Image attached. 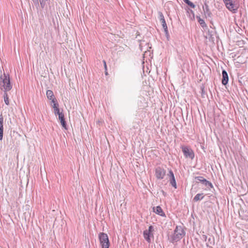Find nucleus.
<instances>
[{"label":"nucleus","instance_id":"1","mask_svg":"<svg viewBox=\"0 0 248 248\" xmlns=\"http://www.w3.org/2000/svg\"><path fill=\"white\" fill-rule=\"evenodd\" d=\"M12 88V85L10 82V76L8 74L4 73L0 77V89L4 90V92L10 91Z\"/></svg>","mask_w":248,"mask_h":248},{"label":"nucleus","instance_id":"2","mask_svg":"<svg viewBox=\"0 0 248 248\" xmlns=\"http://www.w3.org/2000/svg\"><path fill=\"white\" fill-rule=\"evenodd\" d=\"M185 235V232L181 226H177L174 231L173 233L170 237V241L175 243L181 239Z\"/></svg>","mask_w":248,"mask_h":248},{"label":"nucleus","instance_id":"3","mask_svg":"<svg viewBox=\"0 0 248 248\" xmlns=\"http://www.w3.org/2000/svg\"><path fill=\"white\" fill-rule=\"evenodd\" d=\"M98 237L102 248H109L110 244L107 234L100 232Z\"/></svg>","mask_w":248,"mask_h":248},{"label":"nucleus","instance_id":"4","mask_svg":"<svg viewBox=\"0 0 248 248\" xmlns=\"http://www.w3.org/2000/svg\"><path fill=\"white\" fill-rule=\"evenodd\" d=\"M182 151L184 156L186 158H190L193 160L195 157V154L193 150L188 146H181Z\"/></svg>","mask_w":248,"mask_h":248},{"label":"nucleus","instance_id":"5","mask_svg":"<svg viewBox=\"0 0 248 248\" xmlns=\"http://www.w3.org/2000/svg\"><path fill=\"white\" fill-rule=\"evenodd\" d=\"M226 8L233 13H236L238 6L235 3L234 0H223Z\"/></svg>","mask_w":248,"mask_h":248},{"label":"nucleus","instance_id":"6","mask_svg":"<svg viewBox=\"0 0 248 248\" xmlns=\"http://www.w3.org/2000/svg\"><path fill=\"white\" fill-rule=\"evenodd\" d=\"M158 15H159V18L163 28L164 29V31L165 33V35L167 37V39H168L169 37V33L167 25L164 16L162 13L161 12H159Z\"/></svg>","mask_w":248,"mask_h":248},{"label":"nucleus","instance_id":"7","mask_svg":"<svg viewBox=\"0 0 248 248\" xmlns=\"http://www.w3.org/2000/svg\"><path fill=\"white\" fill-rule=\"evenodd\" d=\"M153 231L154 227L152 226H150L148 230L143 231L144 238L149 243L151 242V237H153V234L152 233Z\"/></svg>","mask_w":248,"mask_h":248},{"label":"nucleus","instance_id":"8","mask_svg":"<svg viewBox=\"0 0 248 248\" xmlns=\"http://www.w3.org/2000/svg\"><path fill=\"white\" fill-rule=\"evenodd\" d=\"M166 174V170L160 167H157L155 170V176L157 179H162Z\"/></svg>","mask_w":248,"mask_h":248},{"label":"nucleus","instance_id":"9","mask_svg":"<svg viewBox=\"0 0 248 248\" xmlns=\"http://www.w3.org/2000/svg\"><path fill=\"white\" fill-rule=\"evenodd\" d=\"M195 179L207 186L208 188L213 187L212 184L202 176H196L195 177Z\"/></svg>","mask_w":248,"mask_h":248},{"label":"nucleus","instance_id":"10","mask_svg":"<svg viewBox=\"0 0 248 248\" xmlns=\"http://www.w3.org/2000/svg\"><path fill=\"white\" fill-rule=\"evenodd\" d=\"M202 9L205 16L206 18L209 17L211 18L212 16V14L210 11L209 6L206 3V2L204 3V5L202 6Z\"/></svg>","mask_w":248,"mask_h":248},{"label":"nucleus","instance_id":"11","mask_svg":"<svg viewBox=\"0 0 248 248\" xmlns=\"http://www.w3.org/2000/svg\"><path fill=\"white\" fill-rule=\"evenodd\" d=\"M59 116V119L60 121L62 126L65 129H67L66 122L65 120L64 115L62 112H61L59 114H57Z\"/></svg>","mask_w":248,"mask_h":248},{"label":"nucleus","instance_id":"12","mask_svg":"<svg viewBox=\"0 0 248 248\" xmlns=\"http://www.w3.org/2000/svg\"><path fill=\"white\" fill-rule=\"evenodd\" d=\"M222 84L224 85H226L228 84L229 81V77L227 72L225 70H223L222 72Z\"/></svg>","mask_w":248,"mask_h":248},{"label":"nucleus","instance_id":"13","mask_svg":"<svg viewBox=\"0 0 248 248\" xmlns=\"http://www.w3.org/2000/svg\"><path fill=\"white\" fill-rule=\"evenodd\" d=\"M153 210H154V212L155 213H156V214H158L162 217L165 216V214L164 213L162 209L159 206H157L156 207H154Z\"/></svg>","mask_w":248,"mask_h":248},{"label":"nucleus","instance_id":"14","mask_svg":"<svg viewBox=\"0 0 248 248\" xmlns=\"http://www.w3.org/2000/svg\"><path fill=\"white\" fill-rule=\"evenodd\" d=\"M3 118L2 116L0 117V140H1L3 138Z\"/></svg>","mask_w":248,"mask_h":248},{"label":"nucleus","instance_id":"15","mask_svg":"<svg viewBox=\"0 0 248 248\" xmlns=\"http://www.w3.org/2000/svg\"><path fill=\"white\" fill-rule=\"evenodd\" d=\"M32 1L34 3V4L39 5L38 0H32ZM47 1V0H39L42 8L44 9L45 8L46 6V2Z\"/></svg>","mask_w":248,"mask_h":248},{"label":"nucleus","instance_id":"16","mask_svg":"<svg viewBox=\"0 0 248 248\" xmlns=\"http://www.w3.org/2000/svg\"><path fill=\"white\" fill-rule=\"evenodd\" d=\"M53 108H54V113L55 115L57 114H59L61 112L60 111V109L59 108V104H53L52 105Z\"/></svg>","mask_w":248,"mask_h":248},{"label":"nucleus","instance_id":"17","mask_svg":"<svg viewBox=\"0 0 248 248\" xmlns=\"http://www.w3.org/2000/svg\"><path fill=\"white\" fill-rule=\"evenodd\" d=\"M203 198L204 196L203 193H198L193 198V201L194 202H197L203 199Z\"/></svg>","mask_w":248,"mask_h":248},{"label":"nucleus","instance_id":"18","mask_svg":"<svg viewBox=\"0 0 248 248\" xmlns=\"http://www.w3.org/2000/svg\"><path fill=\"white\" fill-rule=\"evenodd\" d=\"M46 95L49 100H51V99L54 97L53 92L51 90H47Z\"/></svg>","mask_w":248,"mask_h":248},{"label":"nucleus","instance_id":"19","mask_svg":"<svg viewBox=\"0 0 248 248\" xmlns=\"http://www.w3.org/2000/svg\"><path fill=\"white\" fill-rule=\"evenodd\" d=\"M197 18L198 19L199 23L202 28L206 27V24L203 19H202L200 16H197Z\"/></svg>","mask_w":248,"mask_h":248},{"label":"nucleus","instance_id":"20","mask_svg":"<svg viewBox=\"0 0 248 248\" xmlns=\"http://www.w3.org/2000/svg\"><path fill=\"white\" fill-rule=\"evenodd\" d=\"M214 244V238L209 237L208 239V242L206 243V245L207 247H210L211 245Z\"/></svg>","mask_w":248,"mask_h":248},{"label":"nucleus","instance_id":"21","mask_svg":"<svg viewBox=\"0 0 248 248\" xmlns=\"http://www.w3.org/2000/svg\"><path fill=\"white\" fill-rule=\"evenodd\" d=\"M170 185L174 187L175 188H177L176 183L175 177L171 178L170 179Z\"/></svg>","mask_w":248,"mask_h":248},{"label":"nucleus","instance_id":"22","mask_svg":"<svg viewBox=\"0 0 248 248\" xmlns=\"http://www.w3.org/2000/svg\"><path fill=\"white\" fill-rule=\"evenodd\" d=\"M3 96H4V100L5 103L7 105H9V98H8V94H7V92H4Z\"/></svg>","mask_w":248,"mask_h":248},{"label":"nucleus","instance_id":"23","mask_svg":"<svg viewBox=\"0 0 248 248\" xmlns=\"http://www.w3.org/2000/svg\"><path fill=\"white\" fill-rule=\"evenodd\" d=\"M168 175L169 176V177H170V178H173V177H174V174H173V171H172L171 170H170L169 171V173L168 174Z\"/></svg>","mask_w":248,"mask_h":248},{"label":"nucleus","instance_id":"24","mask_svg":"<svg viewBox=\"0 0 248 248\" xmlns=\"http://www.w3.org/2000/svg\"><path fill=\"white\" fill-rule=\"evenodd\" d=\"M201 94H202V96L203 98H204L206 94H205V92L204 89L203 87L201 88Z\"/></svg>","mask_w":248,"mask_h":248},{"label":"nucleus","instance_id":"25","mask_svg":"<svg viewBox=\"0 0 248 248\" xmlns=\"http://www.w3.org/2000/svg\"><path fill=\"white\" fill-rule=\"evenodd\" d=\"M51 103H53V105L55 104H56V105L58 104L57 100L55 97H53L52 99H51Z\"/></svg>","mask_w":248,"mask_h":248},{"label":"nucleus","instance_id":"26","mask_svg":"<svg viewBox=\"0 0 248 248\" xmlns=\"http://www.w3.org/2000/svg\"><path fill=\"white\" fill-rule=\"evenodd\" d=\"M188 6H189L191 8L194 9L196 7L195 5L192 3L191 1H190L189 3L187 4Z\"/></svg>","mask_w":248,"mask_h":248},{"label":"nucleus","instance_id":"27","mask_svg":"<svg viewBox=\"0 0 248 248\" xmlns=\"http://www.w3.org/2000/svg\"><path fill=\"white\" fill-rule=\"evenodd\" d=\"M202 239L205 241H206L207 239V236L205 235H202Z\"/></svg>","mask_w":248,"mask_h":248},{"label":"nucleus","instance_id":"28","mask_svg":"<svg viewBox=\"0 0 248 248\" xmlns=\"http://www.w3.org/2000/svg\"><path fill=\"white\" fill-rule=\"evenodd\" d=\"M103 62L104 63V68L106 70V71H107V66L106 62L105 60H103Z\"/></svg>","mask_w":248,"mask_h":248},{"label":"nucleus","instance_id":"29","mask_svg":"<svg viewBox=\"0 0 248 248\" xmlns=\"http://www.w3.org/2000/svg\"><path fill=\"white\" fill-rule=\"evenodd\" d=\"M184 2H185L186 4H188L189 2L190 1L189 0H183Z\"/></svg>","mask_w":248,"mask_h":248},{"label":"nucleus","instance_id":"30","mask_svg":"<svg viewBox=\"0 0 248 248\" xmlns=\"http://www.w3.org/2000/svg\"><path fill=\"white\" fill-rule=\"evenodd\" d=\"M105 75H106V76H107V75H108V73L107 70V71H106V70H105Z\"/></svg>","mask_w":248,"mask_h":248},{"label":"nucleus","instance_id":"31","mask_svg":"<svg viewBox=\"0 0 248 248\" xmlns=\"http://www.w3.org/2000/svg\"><path fill=\"white\" fill-rule=\"evenodd\" d=\"M163 194H165V192L163 191Z\"/></svg>","mask_w":248,"mask_h":248}]
</instances>
